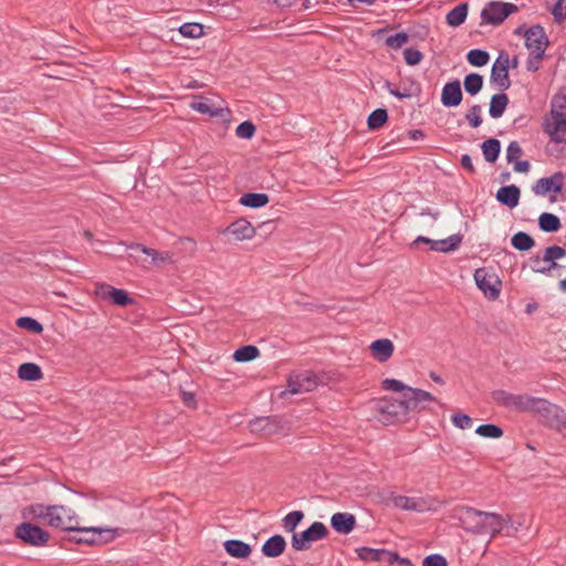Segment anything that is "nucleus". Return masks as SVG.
<instances>
[{
	"label": "nucleus",
	"instance_id": "nucleus-1",
	"mask_svg": "<svg viewBox=\"0 0 566 566\" xmlns=\"http://www.w3.org/2000/svg\"><path fill=\"white\" fill-rule=\"evenodd\" d=\"M74 517H69V526L65 528L67 533H75V535L65 536L63 541L71 543L99 546L112 542L116 536L120 535L119 528H104V527H81L72 524Z\"/></svg>",
	"mask_w": 566,
	"mask_h": 566
},
{
	"label": "nucleus",
	"instance_id": "nucleus-2",
	"mask_svg": "<svg viewBox=\"0 0 566 566\" xmlns=\"http://www.w3.org/2000/svg\"><path fill=\"white\" fill-rule=\"evenodd\" d=\"M525 412L537 415L539 417V421L552 429H566L565 410L544 398L531 396Z\"/></svg>",
	"mask_w": 566,
	"mask_h": 566
},
{
	"label": "nucleus",
	"instance_id": "nucleus-3",
	"mask_svg": "<svg viewBox=\"0 0 566 566\" xmlns=\"http://www.w3.org/2000/svg\"><path fill=\"white\" fill-rule=\"evenodd\" d=\"M406 406L402 399L382 397L375 402L377 419L386 426L407 421L408 411Z\"/></svg>",
	"mask_w": 566,
	"mask_h": 566
},
{
	"label": "nucleus",
	"instance_id": "nucleus-4",
	"mask_svg": "<svg viewBox=\"0 0 566 566\" xmlns=\"http://www.w3.org/2000/svg\"><path fill=\"white\" fill-rule=\"evenodd\" d=\"M14 537L21 544L32 547H44L48 545L51 535L39 524L23 521L14 528Z\"/></svg>",
	"mask_w": 566,
	"mask_h": 566
},
{
	"label": "nucleus",
	"instance_id": "nucleus-5",
	"mask_svg": "<svg viewBox=\"0 0 566 566\" xmlns=\"http://www.w3.org/2000/svg\"><path fill=\"white\" fill-rule=\"evenodd\" d=\"M329 530L322 522H313L306 530L294 533L291 538V546L296 552L308 551L314 542L327 538Z\"/></svg>",
	"mask_w": 566,
	"mask_h": 566
},
{
	"label": "nucleus",
	"instance_id": "nucleus-6",
	"mask_svg": "<svg viewBox=\"0 0 566 566\" xmlns=\"http://www.w3.org/2000/svg\"><path fill=\"white\" fill-rule=\"evenodd\" d=\"M515 3L492 0L485 3L481 10V24L497 27L502 24L511 14L518 12Z\"/></svg>",
	"mask_w": 566,
	"mask_h": 566
},
{
	"label": "nucleus",
	"instance_id": "nucleus-7",
	"mask_svg": "<svg viewBox=\"0 0 566 566\" xmlns=\"http://www.w3.org/2000/svg\"><path fill=\"white\" fill-rule=\"evenodd\" d=\"M483 513L484 511L471 506L457 505L450 512V518L455 521L454 524L463 528L467 533L478 535Z\"/></svg>",
	"mask_w": 566,
	"mask_h": 566
},
{
	"label": "nucleus",
	"instance_id": "nucleus-8",
	"mask_svg": "<svg viewBox=\"0 0 566 566\" xmlns=\"http://www.w3.org/2000/svg\"><path fill=\"white\" fill-rule=\"evenodd\" d=\"M327 377L312 370L292 373L287 379V389L291 394L307 392L314 390L318 385L325 384Z\"/></svg>",
	"mask_w": 566,
	"mask_h": 566
},
{
	"label": "nucleus",
	"instance_id": "nucleus-9",
	"mask_svg": "<svg viewBox=\"0 0 566 566\" xmlns=\"http://www.w3.org/2000/svg\"><path fill=\"white\" fill-rule=\"evenodd\" d=\"M94 293L101 301L108 302L115 306L127 307L136 304V300L126 290L115 287L105 282L96 283Z\"/></svg>",
	"mask_w": 566,
	"mask_h": 566
},
{
	"label": "nucleus",
	"instance_id": "nucleus-10",
	"mask_svg": "<svg viewBox=\"0 0 566 566\" xmlns=\"http://www.w3.org/2000/svg\"><path fill=\"white\" fill-rule=\"evenodd\" d=\"M285 421L281 416L255 417L249 421L248 428L251 433L261 437H271L282 432L285 428Z\"/></svg>",
	"mask_w": 566,
	"mask_h": 566
},
{
	"label": "nucleus",
	"instance_id": "nucleus-11",
	"mask_svg": "<svg viewBox=\"0 0 566 566\" xmlns=\"http://www.w3.org/2000/svg\"><path fill=\"white\" fill-rule=\"evenodd\" d=\"M476 287L483 295L491 300H497L501 293L502 282L497 275L490 273L486 268H479L473 274Z\"/></svg>",
	"mask_w": 566,
	"mask_h": 566
},
{
	"label": "nucleus",
	"instance_id": "nucleus-12",
	"mask_svg": "<svg viewBox=\"0 0 566 566\" xmlns=\"http://www.w3.org/2000/svg\"><path fill=\"white\" fill-rule=\"evenodd\" d=\"M462 240L463 235L461 233L452 234L449 238L442 240H432L428 237L419 235L411 242L410 248L416 249L420 244H426L429 245V250L431 251L450 253L460 247Z\"/></svg>",
	"mask_w": 566,
	"mask_h": 566
},
{
	"label": "nucleus",
	"instance_id": "nucleus-13",
	"mask_svg": "<svg viewBox=\"0 0 566 566\" xmlns=\"http://www.w3.org/2000/svg\"><path fill=\"white\" fill-rule=\"evenodd\" d=\"M190 108L210 117H218L223 124L230 123L231 111L228 107H213L210 99L202 95H193Z\"/></svg>",
	"mask_w": 566,
	"mask_h": 566
},
{
	"label": "nucleus",
	"instance_id": "nucleus-14",
	"mask_svg": "<svg viewBox=\"0 0 566 566\" xmlns=\"http://www.w3.org/2000/svg\"><path fill=\"white\" fill-rule=\"evenodd\" d=\"M509 525L513 527L511 515L503 517L497 513L484 512L478 535L491 534V536L494 537Z\"/></svg>",
	"mask_w": 566,
	"mask_h": 566
},
{
	"label": "nucleus",
	"instance_id": "nucleus-15",
	"mask_svg": "<svg viewBox=\"0 0 566 566\" xmlns=\"http://www.w3.org/2000/svg\"><path fill=\"white\" fill-rule=\"evenodd\" d=\"M492 399L502 407L512 408L518 412L526 411L528 395H514L503 389L492 391Z\"/></svg>",
	"mask_w": 566,
	"mask_h": 566
},
{
	"label": "nucleus",
	"instance_id": "nucleus-16",
	"mask_svg": "<svg viewBox=\"0 0 566 566\" xmlns=\"http://www.w3.org/2000/svg\"><path fill=\"white\" fill-rule=\"evenodd\" d=\"M565 175L556 171L549 177L539 178L532 187L537 196H546L548 193H560L564 188Z\"/></svg>",
	"mask_w": 566,
	"mask_h": 566
},
{
	"label": "nucleus",
	"instance_id": "nucleus-17",
	"mask_svg": "<svg viewBox=\"0 0 566 566\" xmlns=\"http://www.w3.org/2000/svg\"><path fill=\"white\" fill-rule=\"evenodd\" d=\"M255 232L256 228H254L245 218H238L228 227L219 231V233L222 235H233L235 241L252 239L255 235Z\"/></svg>",
	"mask_w": 566,
	"mask_h": 566
},
{
	"label": "nucleus",
	"instance_id": "nucleus-18",
	"mask_svg": "<svg viewBox=\"0 0 566 566\" xmlns=\"http://www.w3.org/2000/svg\"><path fill=\"white\" fill-rule=\"evenodd\" d=\"M524 45L528 51L545 53L549 46V39L545 29L541 24H534L528 28V33L524 39Z\"/></svg>",
	"mask_w": 566,
	"mask_h": 566
},
{
	"label": "nucleus",
	"instance_id": "nucleus-19",
	"mask_svg": "<svg viewBox=\"0 0 566 566\" xmlns=\"http://www.w3.org/2000/svg\"><path fill=\"white\" fill-rule=\"evenodd\" d=\"M490 81L492 84L496 85L500 91H506L511 86L509 65H505V62L501 60V51L492 65Z\"/></svg>",
	"mask_w": 566,
	"mask_h": 566
},
{
	"label": "nucleus",
	"instance_id": "nucleus-20",
	"mask_svg": "<svg viewBox=\"0 0 566 566\" xmlns=\"http://www.w3.org/2000/svg\"><path fill=\"white\" fill-rule=\"evenodd\" d=\"M543 130L549 136L551 142H554L557 145H560L558 149L555 151H551V155H554L556 158L566 157V138H563L562 135H566V129L556 128V122H549L548 118L544 119Z\"/></svg>",
	"mask_w": 566,
	"mask_h": 566
},
{
	"label": "nucleus",
	"instance_id": "nucleus-21",
	"mask_svg": "<svg viewBox=\"0 0 566 566\" xmlns=\"http://www.w3.org/2000/svg\"><path fill=\"white\" fill-rule=\"evenodd\" d=\"M463 99L461 83L458 78L447 82L442 87L441 103L444 107H457Z\"/></svg>",
	"mask_w": 566,
	"mask_h": 566
},
{
	"label": "nucleus",
	"instance_id": "nucleus-22",
	"mask_svg": "<svg viewBox=\"0 0 566 566\" xmlns=\"http://www.w3.org/2000/svg\"><path fill=\"white\" fill-rule=\"evenodd\" d=\"M549 114L556 122V128L566 129V87L553 97Z\"/></svg>",
	"mask_w": 566,
	"mask_h": 566
},
{
	"label": "nucleus",
	"instance_id": "nucleus-23",
	"mask_svg": "<svg viewBox=\"0 0 566 566\" xmlns=\"http://www.w3.org/2000/svg\"><path fill=\"white\" fill-rule=\"evenodd\" d=\"M331 526L336 533L347 535L357 526V520L352 513L337 512L331 517Z\"/></svg>",
	"mask_w": 566,
	"mask_h": 566
},
{
	"label": "nucleus",
	"instance_id": "nucleus-24",
	"mask_svg": "<svg viewBox=\"0 0 566 566\" xmlns=\"http://www.w3.org/2000/svg\"><path fill=\"white\" fill-rule=\"evenodd\" d=\"M370 355L379 363L390 359L394 354L395 345L389 338H378L369 345Z\"/></svg>",
	"mask_w": 566,
	"mask_h": 566
},
{
	"label": "nucleus",
	"instance_id": "nucleus-25",
	"mask_svg": "<svg viewBox=\"0 0 566 566\" xmlns=\"http://www.w3.org/2000/svg\"><path fill=\"white\" fill-rule=\"evenodd\" d=\"M496 200L507 208H515L521 198V189L516 185H503L495 195Z\"/></svg>",
	"mask_w": 566,
	"mask_h": 566
},
{
	"label": "nucleus",
	"instance_id": "nucleus-26",
	"mask_svg": "<svg viewBox=\"0 0 566 566\" xmlns=\"http://www.w3.org/2000/svg\"><path fill=\"white\" fill-rule=\"evenodd\" d=\"M286 545L283 535L274 534L263 543L261 552L268 558H276L285 552Z\"/></svg>",
	"mask_w": 566,
	"mask_h": 566
},
{
	"label": "nucleus",
	"instance_id": "nucleus-27",
	"mask_svg": "<svg viewBox=\"0 0 566 566\" xmlns=\"http://www.w3.org/2000/svg\"><path fill=\"white\" fill-rule=\"evenodd\" d=\"M402 400L405 405H407V411L409 412L410 410L419 408L422 401H437V398L432 396L429 391L410 387V389H408V392L407 395H405V398Z\"/></svg>",
	"mask_w": 566,
	"mask_h": 566
},
{
	"label": "nucleus",
	"instance_id": "nucleus-28",
	"mask_svg": "<svg viewBox=\"0 0 566 566\" xmlns=\"http://www.w3.org/2000/svg\"><path fill=\"white\" fill-rule=\"evenodd\" d=\"M223 549L226 553L238 559H247L252 553L250 544L244 543L240 539H227L223 542Z\"/></svg>",
	"mask_w": 566,
	"mask_h": 566
},
{
	"label": "nucleus",
	"instance_id": "nucleus-29",
	"mask_svg": "<svg viewBox=\"0 0 566 566\" xmlns=\"http://www.w3.org/2000/svg\"><path fill=\"white\" fill-rule=\"evenodd\" d=\"M359 559L364 562H379L387 564L390 551L361 546L355 549Z\"/></svg>",
	"mask_w": 566,
	"mask_h": 566
},
{
	"label": "nucleus",
	"instance_id": "nucleus-30",
	"mask_svg": "<svg viewBox=\"0 0 566 566\" xmlns=\"http://www.w3.org/2000/svg\"><path fill=\"white\" fill-rule=\"evenodd\" d=\"M56 505H44L41 503H35L28 505L22 509L21 516L24 521H44L45 514L50 510H57Z\"/></svg>",
	"mask_w": 566,
	"mask_h": 566
},
{
	"label": "nucleus",
	"instance_id": "nucleus-31",
	"mask_svg": "<svg viewBox=\"0 0 566 566\" xmlns=\"http://www.w3.org/2000/svg\"><path fill=\"white\" fill-rule=\"evenodd\" d=\"M18 378L23 381H38L43 379L42 368L32 361L22 363L17 370Z\"/></svg>",
	"mask_w": 566,
	"mask_h": 566
},
{
	"label": "nucleus",
	"instance_id": "nucleus-32",
	"mask_svg": "<svg viewBox=\"0 0 566 566\" xmlns=\"http://www.w3.org/2000/svg\"><path fill=\"white\" fill-rule=\"evenodd\" d=\"M509 104L510 98L504 91H500V93L492 95L489 104L490 116L494 119L500 118L504 114Z\"/></svg>",
	"mask_w": 566,
	"mask_h": 566
},
{
	"label": "nucleus",
	"instance_id": "nucleus-33",
	"mask_svg": "<svg viewBox=\"0 0 566 566\" xmlns=\"http://www.w3.org/2000/svg\"><path fill=\"white\" fill-rule=\"evenodd\" d=\"M469 3L460 2L452 8L446 15V22L451 28H458L462 25L468 17Z\"/></svg>",
	"mask_w": 566,
	"mask_h": 566
},
{
	"label": "nucleus",
	"instance_id": "nucleus-34",
	"mask_svg": "<svg viewBox=\"0 0 566 566\" xmlns=\"http://www.w3.org/2000/svg\"><path fill=\"white\" fill-rule=\"evenodd\" d=\"M270 202V197L264 192H245L239 198V203L247 208L259 209Z\"/></svg>",
	"mask_w": 566,
	"mask_h": 566
},
{
	"label": "nucleus",
	"instance_id": "nucleus-35",
	"mask_svg": "<svg viewBox=\"0 0 566 566\" xmlns=\"http://www.w3.org/2000/svg\"><path fill=\"white\" fill-rule=\"evenodd\" d=\"M481 150L485 161L494 164L501 153V142L495 137H490L481 144Z\"/></svg>",
	"mask_w": 566,
	"mask_h": 566
},
{
	"label": "nucleus",
	"instance_id": "nucleus-36",
	"mask_svg": "<svg viewBox=\"0 0 566 566\" xmlns=\"http://www.w3.org/2000/svg\"><path fill=\"white\" fill-rule=\"evenodd\" d=\"M388 119L389 115L387 108H376L367 116V127L370 132H377L387 124Z\"/></svg>",
	"mask_w": 566,
	"mask_h": 566
},
{
	"label": "nucleus",
	"instance_id": "nucleus-37",
	"mask_svg": "<svg viewBox=\"0 0 566 566\" xmlns=\"http://www.w3.org/2000/svg\"><path fill=\"white\" fill-rule=\"evenodd\" d=\"M392 501L396 507L406 511L423 512L426 510V503L422 499L397 495Z\"/></svg>",
	"mask_w": 566,
	"mask_h": 566
},
{
	"label": "nucleus",
	"instance_id": "nucleus-38",
	"mask_svg": "<svg viewBox=\"0 0 566 566\" xmlns=\"http://www.w3.org/2000/svg\"><path fill=\"white\" fill-rule=\"evenodd\" d=\"M511 245L520 252H527L536 245V242L530 233L518 231L512 235Z\"/></svg>",
	"mask_w": 566,
	"mask_h": 566
},
{
	"label": "nucleus",
	"instance_id": "nucleus-39",
	"mask_svg": "<svg viewBox=\"0 0 566 566\" xmlns=\"http://www.w3.org/2000/svg\"><path fill=\"white\" fill-rule=\"evenodd\" d=\"M538 227L543 232L554 233L562 228V222L556 214L543 212L538 217Z\"/></svg>",
	"mask_w": 566,
	"mask_h": 566
},
{
	"label": "nucleus",
	"instance_id": "nucleus-40",
	"mask_svg": "<svg viewBox=\"0 0 566 566\" xmlns=\"http://www.w3.org/2000/svg\"><path fill=\"white\" fill-rule=\"evenodd\" d=\"M260 349L255 345H243L237 348L232 358L237 363L252 361L260 356Z\"/></svg>",
	"mask_w": 566,
	"mask_h": 566
},
{
	"label": "nucleus",
	"instance_id": "nucleus-41",
	"mask_svg": "<svg viewBox=\"0 0 566 566\" xmlns=\"http://www.w3.org/2000/svg\"><path fill=\"white\" fill-rule=\"evenodd\" d=\"M483 76L479 73L471 72L464 76L463 86L467 94L470 96L478 95L483 87Z\"/></svg>",
	"mask_w": 566,
	"mask_h": 566
},
{
	"label": "nucleus",
	"instance_id": "nucleus-42",
	"mask_svg": "<svg viewBox=\"0 0 566 566\" xmlns=\"http://www.w3.org/2000/svg\"><path fill=\"white\" fill-rule=\"evenodd\" d=\"M304 516V512L301 510L287 513L282 520V526L285 530V532L292 533V535L296 533L295 530L303 521Z\"/></svg>",
	"mask_w": 566,
	"mask_h": 566
},
{
	"label": "nucleus",
	"instance_id": "nucleus-43",
	"mask_svg": "<svg viewBox=\"0 0 566 566\" xmlns=\"http://www.w3.org/2000/svg\"><path fill=\"white\" fill-rule=\"evenodd\" d=\"M15 325L21 329L36 335L42 334L44 329L43 325L31 316H21L17 318Z\"/></svg>",
	"mask_w": 566,
	"mask_h": 566
},
{
	"label": "nucleus",
	"instance_id": "nucleus-44",
	"mask_svg": "<svg viewBox=\"0 0 566 566\" xmlns=\"http://www.w3.org/2000/svg\"><path fill=\"white\" fill-rule=\"evenodd\" d=\"M467 61L470 65L482 67L490 61V54L483 49H472L467 53Z\"/></svg>",
	"mask_w": 566,
	"mask_h": 566
},
{
	"label": "nucleus",
	"instance_id": "nucleus-45",
	"mask_svg": "<svg viewBox=\"0 0 566 566\" xmlns=\"http://www.w3.org/2000/svg\"><path fill=\"white\" fill-rule=\"evenodd\" d=\"M178 32L188 39H198L205 34L203 25L198 22H186L178 28Z\"/></svg>",
	"mask_w": 566,
	"mask_h": 566
},
{
	"label": "nucleus",
	"instance_id": "nucleus-46",
	"mask_svg": "<svg viewBox=\"0 0 566 566\" xmlns=\"http://www.w3.org/2000/svg\"><path fill=\"white\" fill-rule=\"evenodd\" d=\"M475 433L483 438L499 439L504 434V431L495 423H483L475 429Z\"/></svg>",
	"mask_w": 566,
	"mask_h": 566
},
{
	"label": "nucleus",
	"instance_id": "nucleus-47",
	"mask_svg": "<svg viewBox=\"0 0 566 566\" xmlns=\"http://www.w3.org/2000/svg\"><path fill=\"white\" fill-rule=\"evenodd\" d=\"M408 42H409V33L407 32V30L388 35L385 39V45L391 50H399Z\"/></svg>",
	"mask_w": 566,
	"mask_h": 566
},
{
	"label": "nucleus",
	"instance_id": "nucleus-48",
	"mask_svg": "<svg viewBox=\"0 0 566 566\" xmlns=\"http://www.w3.org/2000/svg\"><path fill=\"white\" fill-rule=\"evenodd\" d=\"M381 389L400 392L401 399H403L405 395L408 392V389H410V386L395 378H386L381 381Z\"/></svg>",
	"mask_w": 566,
	"mask_h": 566
},
{
	"label": "nucleus",
	"instance_id": "nucleus-49",
	"mask_svg": "<svg viewBox=\"0 0 566 566\" xmlns=\"http://www.w3.org/2000/svg\"><path fill=\"white\" fill-rule=\"evenodd\" d=\"M128 249L134 250L136 252H142V253H144L146 255L151 256V259H153V261L155 263H157L159 261L164 262V261H166L169 258L168 253H165V255H163L157 250L151 249V248H147L146 245L140 244V243H132V244L128 245Z\"/></svg>",
	"mask_w": 566,
	"mask_h": 566
},
{
	"label": "nucleus",
	"instance_id": "nucleus-50",
	"mask_svg": "<svg viewBox=\"0 0 566 566\" xmlns=\"http://www.w3.org/2000/svg\"><path fill=\"white\" fill-rule=\"evenodd\" d=\"M43 522L48 526L60 528L64 532H65V528L69 526V521L65 522L62 518L61 514L57 513V510L48 511Z\"/></svg>",
	"mask_w": 566,
	"mask_h": 566
},
{
	"label": "nucleus",
	"instance_id": "nucleus-51",
	"mask_svg": "<svg viewBox=\"0 0 566 566\" xmlns=\"http://www.w3.org/2000/svg\"><path fill=\"white\" fill-rule=\"evenodd\" d=\"M256 132V126L252 120L248 119L240 123L235 128V135L242 139H251Z\"/></svg>",
	"mask_w": 566,
	"mask_h": 566
},
{
	"label": "nucleus",
	"instance_id": "nucleus-52",
	"mask_svg": "<svg viewBox=\"0 0 566 566\" xmlns=\"http://www.w3.org/2000/svg\"><path fill=\"white\" fill-rule=\"evenodd\" d=\"M409 40L424 41L430 33V28L427 24L416 23L408 28Z\"/></svg>",
	"mask_w": 566,
	"mask_h": 566
},
{
	"label": "nucleus",
	"instance_id": "nucleus-53",
	"mask_svg": "<svg viewBox=\"0 0 566 566\" xmlns=\"http://www.w3.org/2000/svg\"><path fill=\"white\" fill-rule=\"evenodd\" d=\"M403 59L407 65L416 66L420 64L423 59V54L421 51L415 48H407L403 50Z\"/></svg>",
	"mask_w": 566,
	"mask_h": 566
},
{
	"label": "nucleus",
	"instance_id": "nucleus-54",
	"mask_svg": "<svg viewBox=\"0 0 566 566\" xmlns=\"http://www.w3.org/2000/svg\"><path fill=\"white\" fill-rule=\"evenodd\" d=\"M481 106L475 104L473 106L470 107V109L468 111V113L465 114V119L469 122V125L472 127V128H478L481 126L482 124V117H481Z\"/></svg>",
	"mask_w": 566,
	"mask_h": 566
},
{
	"label": "nucleus",
	"instance_id": "nucleus-55",
	"mask_svg": "<svg viewBox=\"0 0 566 566\" xmlns=\"http://www.w3.org/2000/svg\"><path fill=\"white\" fill-rule=\"evenodd\" d=\"M544 265L542 268H534V272L543 275H551L552 271L563 269L557 260L552 258H546L543 255Z\"/></svg>",
	"mask_w": 566,
	"mask_h": 566
},
{
	"label": "nucleus",
	"instance_id": "nucleus-56",
	"mask_svg": "<svg viewBox=\"0 0 566 566\" xmlns=\"http://www.w3.org/2000/svg\"><path fill=\"white\" fill-rule=\"evenodd\" d=\"M544 57L545 53L530 51L526 60V70L528 72H537Z\"/></svg>",
	"mask_w": 566,
	"mask_h": 566
},
{
	"label": "nucleus",
	"instance_id": "nucleus-57",
	"mask_svg": "<svg viewBox=\"0 0 566 566\" xmlns=\"http://www.w3.org/2000/svg\"><path fill=\"white\" fill-rule=\"evenodd\" d=\"M452 423L459 429H469L472 426V418L464 412H455L451 417Z\"/></svg>",
	"mask_w": 566,
	"mask_h": 566
},
{
	"label": "nucleus",
	"instance_id": "nucleus-58",
	"mask_svg": "<svg viewBox=\"0 0 566 566\" xmlns=\"http://www.w3.org/2000/svg\"><path fill=\"white\" fill-rule=\"evenodd\" d=\"M523 154V150L520 144L516 140H513L509 144L506 148V160L509 164L516 161Z\"/></svg>",
	"mask_w": 566,
	"mask_h": 566
},
{
	"label": "nucleus",
	"instance_id": "nucleus-59",
	"mask_svg": "<svg viewBox=\"0 0 566 566\" xmlns=\"http://www.w3.org/2000/svg\"><path fill=\"white\" fill-rule=\"evenodd\" d=\"M544 256L560 260L566 256V249L560 245H549L543 251Z\"/></svg>",
	"mask_w": 566,
	"mask_h": 566
},
{
	"label": "nucleus",
	"instance_id": "nucleus-60",
	"mask_svg": "<svg viewBox=\"0 0 566 566\" xmlns=\"http://www.w3.org/2000/svg\"><path fill=\"white\" fill-rule=\"evenodd\" d=\"M563 3V1L557 0V2L551 9L554 21L558 24L566 20V4L564 6Z\"/></svg>",
	"mask_w": 566,
	"mask_h": 566
},
{
	"label": "nucleus",
	"instance_id": "nucleus-61",
	"mask_svg": "<svg viewBox=\"0 0 566 566\" xmlns=\"http://www.w3.org/2000/svg\"><path fill=\"white\" fill-rule=\"evenodd\" d=\"M408 87H405L401 92L410 93V97H419L422 93L421 84L413 77H407Z\"/></svg>",
	"mask_w": 566,
	"mask_h": 566
},
{
	"label": "nucleus",
	"instance_id": "nucleus-62",
	"mask_svg": "<svg viewBox=\"0 0 566 566\" xmlns=\"http://www.w3.org/2000/svg\"><path fill=\"white\" fill-rule=\"evenodd\" d=\"M394 564H397V566H415L408 557H401L397 552L390 551L387 565L391 566Z\"/></svg>",
	"mask_w": 566,
	"mask_h": 566
},
{
	"label": "nucleus",
	"instance_id": "nucleus-63",
	"mask_svg": "<svg viewBox=\"0 0 566 566\" xmlns=\"http://www.w3.org/2000/svg\"><path fill=\"white\" fill-rule=\"evenodd\" d=\"M422 566H448V562L440 554H431L423 558Z\"/></svg>",
	"mask_w": 566,
	"mask_h": 566
},
{
	"label": "nucleus",
	"instance_id": "nucleus-64",
	"mask_svg": "<svg viewBox=\"0 0 566 566\" xmlns=\"http://www.w3.org/2000/svg\"><path fill=\"white\" fill-rule=\"evenodd\" d=\"M180 399L182 401V403L189 408V409H197V400H196V395L195 392L192 391H187V390H180Z\"/></svg>",
	"mask_w": 566,
	"mask_h": 566
}]
</instances>
